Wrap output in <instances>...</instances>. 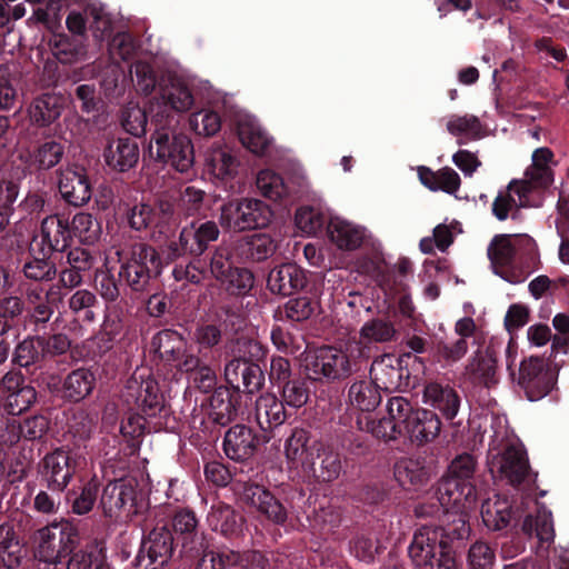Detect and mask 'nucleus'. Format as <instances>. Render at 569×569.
<instances>
[{
    "instance_id": "obj_33",
    "label": "nucleus",
    "mask_w": 569,
    "mask_h": 569,
    "mask_svg": "<svg viewBox=\"0 0 569 569\" xmlns=\"http://www.w3.org/2000/svg\"><path fill=\"white\" fill-rule=\"evenodd\" d=\"M96 386L94 373L87 368L72 370L63 380V398L79 402L91 395Z\"/></svg>"
},
{
    "instance_id": "obj_43",
    "label": "nucleus",
    "mask_w": 569,
    "mask_h": 569,
    "mask_svg": "<svg viewBox=\"0 0 569 569\" xmlns=\"http://www.w3.org/2000/svg\"><path fill=\"white\" fill-rule=\"evenodd\" d=\"M22 546L16 535L12 523L0 525V566L16 568L22 559Z\"/></svg>"
},
{
    "instance_id": "obj_16",
    "label": "nucleus",
    "mask_w": 569,
    "mask_h": 569,
    "mask_svg": "<svg viewBox=\"0 0 569 569\" xmlns=\"http://www.w3.org/2000/svg\"><path fill=\"white\" fill-rule=\"evenodd\" d=\"M241 499L277 525L284 523L288 518L283 505L262 486L244 483L241 490Z\"/></svg>"
},
{
    "instance_id": "obj_24",
    "label": "nucleus",
    "mask_w": 569,
    "mask_h": 569,
    "mask_svg": "<svg viewBox=\"0 0 569 569\" xmlns=\"http://www.w3.org/2000/svg\"><path fill=\"white\" fill-rule=\"evenodd\" d=\"M71 237L69 222L59 216H49L41 223V238L46 246L42 248L43 256L52 251H63Z\"/></svg>"
},
{
    "instance_id": "obj_39",
    "label": "nucleus",
    "mask_w": 569,
    "mask_h": 569,
    "mask_svg": "<svg viewBox=\"0 0 569 569\" xmlns=\"http://www.w3.org/2000/svg\"><path fill=\"white\" fill-rule=\"evenodd\" d=\"M483 523L492 530L505 528L511 519V506L506 497L495 495L481 506Z\"/></svg>"
},
{
    "instance_id": "obj_41",
    "label": "nucleus",
    "mask_w": 569,
    "mask_h": 569,
    "mask_svg": "<svg viewBox=\"0 0 569 569\" xmlns=\"http://www.w3.org/2000/svg\"><path fill=\"white\" fill-rule=\"evenodd\" d=\"M380 389L371 380H359L349 388V402L362 412L373 411L381 402Z\"/></svg>"
},
{
    "instance_id": "obj_60",
    "label": "nucleus",
    "mask_w": 569,
    "mask_h": 569,
    "mask_svg": "<svg viewBox=\"0 0 569 569\" xmlns=\"http://www.w3.org/2000/svg\"><path fill=\"white\" fill-rule=\"evenodd\" d=\"M189 124L192 131L199 136H214L221 128L220 116L208 109L193 112L190 116Z\"/></svg>"
},
{
    "instance_id": "obj_54",
    "label": "nucleus",
    "mask_w": 569,
    "mask_h": 569,
    "mask_svg": "<svg viewBox=\"0 0 569 569\" xmlns=\"http://www.w3.org/2000/svg\"><path fill=\"white\" fill-rule=\"evenodd\" d=\"M357 423L359 429L383 440H395L399 436L405 435L388 415L377 421L370 420L368 417H365V419L359 418Z\"/></svg>"
},
{
    "instance_id": "obj_57",
    "label": "nucleus",
    "mask_w": 569,
    "mask_h": 569,
    "mask_svg": "<svg viewBox=\"0 0 569 569\" xmlns=\"http://www.w3.org/2000/svg\"><path fill=\"white\" fill-rule=\"evenodd\" d=\"M219 282L230 295L244 296L253 287L254 278L248 269L234 267Z\"/></svg>"
},
{
    "instance_id": "obj_59",
    "label": "nucleus",
    "mask_w": 569,
    "mask_h": 569,
    "mask_svg": "<svg viewBox=\"0 0 569 569\" xmlns=\"http://www.w3.org/2000/svg\"><path fill=\"white\" fill-rule=\"evenodd\" d=\"M496 562V551L486 541L477 540L468 549L467 563L470 569H491Z\"/></svg>"
},
{
    "instance_id": "obj_3",
    "label": "nucleus",
    "mask_w": 569,
    "mask_h": 569,
    "mask_svg": "<svg viewBox=\"0 0 569 569\" xmlns=\"http://www.w3.org/2000/svg\"><path fill=\"white\" fill-rule=\"evenodd\" d=\"M157 127L150 140L151 154L181 173L188 172L194 162L190 138L183 133L168 130L163 126Z\"/></svg>"
},
{
    "instance_id": "obj_62",
    "label": "nucleus",
    "mask_w": 569,
    "mask_h": 569,
    "mask_svg": "<svg viewBox=\"0 0 569 569\" xmlns=\"http://www.w3.org/2000/svg\"><path fill=\"white\" fill-rule=\"evenodd\" d=\"M204 191L194 186H187L180 193L178 212L188 218L200 211L204 201Z\"/></svg>"
},
{
    "instance_id": "obj_11",
    "label": "nucleus",
    "mask_w": 569,
    "mask_h": 569,
    "mask_svg": "<svg viewBox=\"0 0 569 569\" xmlns=\"http://www.w3.org/2000/svg\"><path fill=\"white\" fill-rule=\"evenodd\" d=\"M219 234L220 230L214 221L193 220L181 229L179 242L169 246L170 258H177L182 253L199 257L219 238Z\"/></svg>"
},
{
    "instance_id": "obj_5",
    "label": "nucleus",
    "mask_w": 569,
    "mask_h": 569,
    "mask_svg": "<svg viewBox=\"0 0 569 569\" xmlns=\"http://www.w3.org/2000/svg\"><path fill=\"white\" fill-rule=\"evenodd\" d=\"M78 543L77 529L68 521L53 522L36 533V556L44 562L54 563L70 553Z\"/></svg>"
},
{
    "instance_id": "obj_12",
    "label": "nucleus",
    "mask_w": 569,
    "mask_h": 569,
    "mask_svg": "<svg viewBox=\"0 0 569 569\" xmlns=\"http://www.w3.org/2000/svg\"><path fill=\"white\" fill-rule=\"evenodd\" d=\"M100 505L108 517L137 513L136 481L133 479H119L109 482L103 488Z\"/></svg>"
},
{
    "instance_id": "obj_28",
    "label": "nucleus",
    "mask_w": 569,
    "mask_h": 569,
    "mask_svg": "<svg viewBox=\"0 0 569 569\" xmlns=\"http://www.w3.org/2000/svg\"><path fill=\"white\" fill-rule=\"evenodd\" d=\"M396 336V329L390 321L373 319L367 321L360 329L359 341L355 345L357 357H368V345L391 341Z\"/></svg>"
},
{
    "instance_id": "obj_63",
    "label": "nucleus",
    "mask_w": 569,
    "mask_h": 569,
    "mask_svg": "<svg viewBox=\"0 0 569 569\" xmlns=\"http://www.w3.org/2000/svg\"><path fill=\"white\" fill-rule=\"evenodd\" d=\"M97 426V416L79 410L73 413L69 425V432L79 441L88 440Z\"/></svg>"
},
{
    "instance_id": "obj_56",
    "label": "nucleus",
    "mask_w": 569,
    "mask_h": 569,
    "mask_svg": "<svg viewBox=\"0 0 569 569\" xmlns=\"http://www.w3.org/2000/svg\"><path fill=\"white\" fill-rule=\"evenodd\" d=\"M148 417L139 413H128L121 421L120 432L128 440H138L146 431L159 430L160 423H152Z\"/></svg>"
},
{
    "instance_id": "obj_29",
    "label": "nucleus",
    "mask_w": 569,
    "mask_h": 569,
    "mask_svg": "<svg viewBox=\"0 0 569 569\" xmlns=\"http://www.w3.org/2000/svg\"><path fill=\"white\" fill-rule=\"evenodd\" d=\"M420 182L431 191H443L455 194L461 184L460 176L450 167H443L437 171L428 167H418Z\"/></svg>"
},
{
    "instance_id": "obj_52",
    "label": "nucleus",
    "mask_w": 569,
    "mask_h": 569,
    "mask_svg": "<svg viewBox=\"0 0 569 569\" xmlns=\"http://www.w3.org/2000/svg\"><path fill=\"white\" fill-rule=\"evenodd\" d=\"M27 476V466L19 458L10 459L8 451L0 445V485L22 481Z\"/></svg>"
},
{
    "instance_id": "obj_15",
    "label": "nucleus",
    "mask_w": 569,
    "mask_h": 569,
    "mask_svg": "<svg viewBox=\"0 0 569 569\" xmlns=\"http://www.w3.org/2000/svg\"><path fill=\"white\" fill-rule=\"evenodd\" d=\"M184 553L194 558V569H226L239 561L234 551H217L209 547L206 536H197L193 543H184Z\"/></svg>"
},
{
    "instance_id": "obj_53",
    "label": "nucleus",
    "mask_w": 569,
    "mask_h": 569,
    "mask_svg": "<svg viewBox=\"0 0 569 569\" xmlns=\"http://www.w3.org/2000/svg\"><path fill=\"white\" fill-rule=\"evenodd\" d=\"M243 214V199H234L221 206L219 222L226 230L246 231Z\"/></svg>"
},
{
    "instance_id": "obj_31",
    "label": "nucleus",
    "mask_w": 569,
    "mask_h": 569,
    "mask_svg": "<svg viewBox=\"0 0 569 569\" xmlns=\"http://www.w3.org/2000/svg\"><path fill=\"white\" fill-rule=\"evenodd\" d=\"M393 475L397 482L405 490H418L423 487L429 479L428 472L418 459L400 458L393 467Z\"/></svg>"
},
{
    "instance_id": "obj_49",
    "label": "nucleus",
    "mask_w": 569,
    "mask_h": 569,
    "mask_svg": "<svg viewBox=\"0 0 569 569\" xmlns=\"http://www.w3.org/2000/svg\"><path fill=\"white\" fill-rule=\"evenodd\" d=\"M243 212L246 230L267 228L273 218L271 207L254 198H243Z\"/></svg>"
},
{
    "instance_id": "obj_45",
    "label": "nucleus",
    "mask_w": 569,
    "mask_h": 569,
    "mask_svg": "<svg viewBox=\"0 0 569 569\" xmlns=\"http://www.w3.org/2000/svg\"><path fill=\"white\" fill-rule=\"evenodd\" d=\"M210 416L219 425H227L236 419L238 406L234 395L226 388L216 389L209 399Z\"/></svg>"
},
{
    "instance_id": "obj_4",
    "label": "nucleus",
    "mask_w": 569,
    "mask_h": 569,
    "mask_svg": "<svg viewBox=\"0 0 569 569\" xmlns=\"http://www.w3.org/2000/svg\"><path fill=\"white\" fill-rule=\"evenodd\" d=\"M162 263L158 251L147 243H136L130 258L121 264L119 276L133 291H143L151 277L161 272Z\"/></svg>"
},
{
    "instance_id": "obj_25",
    "label": "nucleus",
    "mask_w": 569,
    "mask_h": 569,
    "mask_svg": "<svg viewBox=\"0 0 569 569\" xmlns=\"http://www.w3.org/2000/svg\"><path fill=\"white\" fill-rule=\"evenodd\" d=\"M440 430L441 421L433 411L417 409L405 435H407L412 442L425 445L433 441Z\"/></svg>"
},
{
    "instance_id": "obj_19",
    "label": "nucleus",
    "mask_w": 569,
    "mask_h": 569,
    "mask_svg": "<svg viewBox=\"0 0 569 569\" xmlns=\"http://www.w3.org/2000/svg\"><path fill=\"white\" fill-rule=\"evenodd\" d=\"M306 284L303 271L295 263H283L273 268L267 280V286L272 293L290 296Z\"/></svg>"
},
{
    "instance_id": "obj_55",
    "label": "nucleus",
    "mask_w": 569,
    "mask_h": 569,
    "mask_svg": "<svg viewBox=\"0 0 569 569\" xmlns=\"http://www.w3.org/2000/svg\"><path fill=\"white\" fill-rule=\"evenodd\" d=\"M387 415L392 419L397 427L405 433L416 415V410L410 401L401 396L392 397L387 402Z\"/></svg>"
},
{
    "instance_id": "obj_22",
    "label": "nucleus",
    "mask_w": 569,
    "mask_h": 569,
    "mask_svg": "<svg viewBox=\"0 0 569 569\" xmlns=\"http://www.w3.org/2000/svg\"><path fill=\"white\" fill-rule=\"evenodd\" d=\"M223 450L228 458L236 461L250 458L256 450V437L252 430L243 425L230 428L223 439Z\"/></svg>"
},
{
    "instance_id": "obj_47",
    "label": "nucleus",
    "mask_w": 569,
    "mask_h": 569,
    "mask_svg": "<svg viewBox=\"0 0 569 569\" xmlns=\"http://www.w3.org/2000/svg\"><path fill=\"white\" fill-rule=\"evenodd\" d=\"M207 168L213 177L227 179L237 172L238 161L227 148L214 147L207 156Z\"/></svg>"
},
{
    "instance_id": "obj_37",
    "label": "nucleus",
    "mask_w": 569,
    "mask_h": 569,
    "mask_svg": "<svg viewBox=\"0 0 569 569\" xmlns=\"http://www.w3.org/2000/svg\"><path fill=\"white\" fill-rule=\"evenodd\" d=\"M136 403L149 419L156 418L162 412L164 399L154 379L148 378L141 381L137 388Z\"/></svg>"
},
{
    "instance_id": "obj_58",
    "label": "nucleus",
    "mask_w": 569,
    "mask_h": 569,
    "mask_svg": "<svg viewBox=\"0 0 569 569\" xmlns=\"http://www.w3.org/2000/svg\"><path fill=\"white\" fill-rule=\"evenodd\" d=\"M297 228L307 236H316L325 226L326 218L323 213L312 207H301L295 216Z\"/></svg>"
},
{
    "instance_id": "obj_10",
    "label": "nucleus",
    "mask_w": 569,
    "mask_h": 569,
    "mask_svg": "<svg viewBox=\"0 0 569 569\" xmlns=\"http://www.w3.org/2000/svg\"><path fill=\"white\" fill-rule=\"evenodd\" d=\"M557 372L539 357L523 359L519 366L518 385L529 401L547 397L556 387Z\"/></svg>"
},
{
    "instance_id": "obj_27",
    "label": "nucleus",
    "mask_w": 569,
    "mask_h": 569,
    "mask_svg": "<svg viewBox=\"0 0 569 569\" xmlns=\"http://www.w3.org/2000/svg\"><path fill=\"white\" fill-rule=\"evenodd\" d=\"M254 418L261 430H271L286 421L283 402L272 393H263L256 401Z\"/></svg>"
},
{
    "instance_id": "obj_7",
    "label": "nucleus",
    "mask_w": 569,
    "mask_h": 569,
    "mask_svg": "<svg viewBox=\"0 0 569 569\" xmlns=\"http://www.w3.org/2000/svg\"><path fill=\"white\" fill-rule=\"evenodd\" d=\"M86 466L87 459L80 450L58 448L44 456L42 473L49 488L63 491L74 473Z\"/></svg>"
},
{
    "instance_id": "obj_35",
    "label": "nucleus",
    "mask_w": 569,
    "mask_h": 569,
    "mask_svg": "<svg viewBox=\"0 0 569 569\" xmlns=\"http://www.w3.org/2000/svg\"><path fill=\"white\" fill-rule=\"evenodd\" d=\"M257 187L262 196L273 201L292 199L298 193L291 182H286L281 176L269 169L258 173Z\"/></svg>"
},
{
    "instance_id": "obj_6",
    "label": "nucleus",
    "mask_w": 569,
    "mask_h": 569,
    "mask_svg": "<svg viewBox=\"0 0 569 569\" xmlns=\"http://www.w3.org/2000/svg\"><path fill=\"white\" fill-rule=\"evenodd\" d=\"M489 470L511 486L535 483L537 475L531 471L529 459L521 445H509L501 452L490 453Z\"/></svg>"
},
{
    "instance_id": "obj_34",
    "label": "nucleus",
    "mask_w": 569,
    "mask_h": 569,
    "mask_svg": "<svg viewBox=\"0 0 569 569\" xmlns=\"http://www.w3.org/2000/svg\"><path fill=\"white\" fill-rule=\"evenodd\" d=\"M330 240L340 249H357L365 237L363 230L341 218H332L328 223Z\"/></svg>"
},
{
    "instance_id": "obj_38",
    "label": "nucleus",
    "mask_w": 569,
    "mask_h": 569,
    "mask_svg": "<svg viewBox=\"0 0 569 569\" xmlns=\"http://www.w3.org/2000/svg\"><path fill=\"white\" fill-rule=\"evenodd\" d=\"M473 503L469 502L463 507L456 506V503L441 506L446 516L445 526H439L443 530V538L463 539L469 536L468 511L472 508Z\"/></svg>"
},
{
    "instance_id": "obj_36",
    "label": "nucleus",
    "mask_w": 569,
    "mask_h": 569,
    "mask_svg": "<svg viewBox=\"0 0 569 569\" xmlns=\"http://www.w3.org/2000/svg\"><path fill=\"white\" fill-rule=\"evenodd\" d=\"M425 402L439 409L448 419H453L459 409V397L450 387L432 382L423 390Z\"/></svg>"
},
{
    "instance_id": "obj_26",
    "label": "nucleus",
    "mask_w": 569,
    "mask_h": 569,
    "mask_svg": "<svg viewBox=\"0 0 569 569\" xmlns=\"http://www.w3.org/2000/svg\"><path fill=\"white\" fill-rule=\"evenodd\" d=\"M64 100L57 93H43L31 102L28 113L32 123L48 127L53 123L63 110Z\"/></svg>"
},
{
    "instance_id": "obj_44",
    "label": "nucleus",
    "mask_w": 569,
    "mask_h": 569,
    "mask_svg": "<svg viewBox=\"0 0 569 569\" xmlns=\"http://www.w3.org/2000/svg\"><path fill=\"white\" fill-rule=\"evenodd\" d=\"M518 238L510 234L495 236L488 246L487 253L496 273L500 268L508 267L512 263L516 254Z\"/></svg>"
},
{
    "instance_id": "obj_23",
    "label": "nucleus",
    "mask_w": 569,
    "mask_h": 569,
    "mask_svg": "<svg viewBox=\"0 0 569 569\" xmlns=\"http://www.w3.org/2000/svg\"><path fill=\"white\" fill-rule=\"evenodd\" d=\"M466 373L475 383L487 388L495 386L498 382L495 351L490 348H487L485 351H476L466 366Z\"/></svg>"
},
{
    "instance_id": "obj_42",
    "label": "nucleus",
    "mask_w": 569,
    "mask_h": 569,
    "mask_svg": "<svg viewBox=\"0 0 569 569\" xmlns=\"http://www.w3.org/2000/svg\"><path fill=\"white\" fill-rule=\"evenodd\" d=\"M152 348L159 357L172 363L181 359V355L186 351L187 342L180 333L173 330H163L152 338Z\"/></svg>"
},
{
    "instance_id": "obj_46",
    "label": "nucleus",
    "mask_w": 569,
    "mask_h": 569,
    "mask_svg": "<svg viewBox=\"0 0 569 569\" xmlns=\"http://www.w3.org/2000/svg\"><path fill=\"white\" fill-rule=\"evenodd\" d=\"M552 159L553 152L549 148L536 149L531 157V164L526 169L525 176L530 178L536 186L548 187L553 180L550 167Z\"/></svg>"
},
{
    "instance_id": "obj_30",
    "label": "nucleus",
    "mask_w": 569,
    "mask_h": 569,
    "mask_svg": "<svg viewBox=\"0 0 569 569\" xmlns=\"http://www.w3.org/2000/svg\"><path fill=\"white\" fill-rule=\"evenodd\" d=\"M237 370L242 375V390L248 393H253L263 386L264 377L260 367L256 363L233 359L226 365L224 378L227 382H236Z\"/></svg>"
},
{
    "instance_id": "obj_32",
    "label": "nucleus",
    "mask_w": 569,
    "mask_h": 569,
    "mask_svg": "<svg viewBox=\"0 0 569 569\" xmlns=\"http://www.w3.org/2000/svg\"><path fill=\"white\" fill-rule=\"evenodd\" d=\"M207 522L211 530L224 537H234L241 530L242 518L229 505L218 501L211 506Z\"/></svg>"
},
{
    "instance_id": "obj_1",
    "label": "nucleus",
    "mask_w": 569,
    "mask_h": 569,
    "mask_svg": "<svg viewBox=\"0 0 569 569\" xmlns=\"http://www.w3.org/2000/svg\"><path fill=\"white\" fill-rule=\"evenodd\" d=\"M409 558L417 569H460L456 552L443 539L438 526L423 525L412 536Z\"/></svg>"
},
{
    "instance_id": "obj_48",
    "label": "nucleus",
    "mask_w": 569,
    "mask_h": 569,
    "mask_svg": "<svg viewBox=\"0 0 569 569\" xmlns=\"http://www.w3.org/2000/svg\"><path fill=\"white\" fill-rule=\"evenodd\" d=\"M64 154V148L60 142L50 140L40 144L33 153L26 158L30 167L48 170L56 167Z\"/></svg>"
},
{
    "instance_id": "obj_17",
    "label": "nucleus",
    "mask_w": 569,
    "mask_h": 569,
    "mask_svg": "<svg viewBox=\"0 0 569 569\" xmlns=\"http://www.w3.org/2000/svg\"><path fill=\"white\" fill-rule=\"evenodd\" d=\"M58 188L61 197L71 206L81 207L91 199V186L82 168L68 167L61 170Z\"/></svg>"
},
{
    "instance_id": "obj_51",
    "label": "nucleus",
    "mask_w": 569,
    "mask_h": 569,
    "mask_svg": "<svg viewBox=\"0 0 569 569\" xmlns=\"http://www.w3.org/2000/svg\"><path fill=\"white\" fill-rule=\"evenodd\" d=\"M172 527L174 532L182 540V549L184 550V543H193L197 536H204V533L198 531V519L196 513L190 509L178 510L172 518Z\"/></svg>"
},
{
    "instance_id": "obj_64",
    "label": "nucleus",
    "mask_w": 569,
    "mask_h": 569,
    "mask_svg": "<svg viewBox=\"0 0 569 569\" xmlns=\"http://www.w3.org/2000/svg\"><path fill=\"white\" fill-rule=\"evenodd\" d=\"M148 123L146 111L137 104H129L122 112V127L132 136L144 133Z\"/></svg>"
},
{
    "instance_id": "obj_18",
    "label": "nucleus",
    "mask_w": 569,
    "mask_h": 569,
    "mask_svg": "<svg viewBox=\"0 0 569 569\" xmlns=\"http://www.w3.org/2000/svg\"><path fill=\"white\" fill-rule=\"evenodd\" d=\"M371 381L386 391H395L402 386L403 370L400 358L383 355L376 359L370 368Z\"/></svg>"
},
{
    "instance_id": "obj_61",
    "label": "nucleus",
    "mask_w": 569,
    "mask_h": 569,
    "mask_svg": "<svg viewBox=\"0 0 569 569\" xmlns=\"http://www.w3.org/2000/svg\"><path fill=\"white\" fill-rule=\"evenodd\" d=\"M42 347L43 338H26L17 346L13 361L20 367H28L39 359Z\"/></svg>"
},
{
    "instance_id": "obj_21",
    "label": "nucleus",
    "mask_w": 569,
    "mask_h": 569,
    "mask_svg": "<svg viewBox=\"0 0 569 569\" xmlns=\"http://www.w3.org/2000/svg\"><path fill=\"white\" fill-rule=\"evenodd\" d=\"M237 130L243 147L254 154H263L272 142L271 137L252 116H240L237 120Z\"/></svg>"
},
{
    "instance_id": "obj_50",
    "label": "nucleus",
    "mask_w": 569,
    "mask_h": 569,
    "mask_svg": "<svg viewBox=\"0 0 569 569\" xmlns=\"http://www.w3.org/2000/svg\"><path fill=\"white\" fill-rule=\"evenodd\" d=\"M69 227L71 234L84 244H93L100 239L101 224L91 213L78 212Z\"/></svg>"
},
{
    "instance_id": "obj_40",
    "label": "nucleus",
    "mask_w": 569,
    "mask_h": 569,
    "mask_svg": "<svg viewBox=\"0 0 569 569\" xmlns=\"http://www.w3.org/2000/svg\"><path fill=\"white\" fill-rule=\"evenodd\" d=\"M447 130L457 137L459 144L481 139L485 136L481 121L473 114L451 116L447 122Z\"/></svg>"
},
{
    "instance_id": "obj_14",
    "label": "nucleus",
    "mask_w": 569,
    "mask_h": 569,
    "mask_svg": "<svg viewBox=\"0 0 569 569\" xmlns=\"http://www.w3.org/2000/svg\"><path fill=\"white\" fill-rule=\"evenodd\" d=\"M319 445L311 441L309 431L302 428L292 430L284 442V456L290 468L312 470Z\"/></svg>"
},
{
    "instance_id": "obj_2",
    "label": "nucleus",
    "mask_w": 569,
    "mask_h": 569,
    "mask_svg": "<svg viewBox=\"0 0 569 569\" xmlns=\"http://www.w3.org/2000/svg\"><path fill=\"white\" fill-rule=\"evenodd\" d=\"M477 462L473 456L462 453L457 456L449 466V477L438 487V499L441 506H467L476 502V488L470 482Z\"/></svg>"
},
{
    "instance_id": "obj_9",
    "label": "nucleus",
    "mask_w": 569,
    "mask_h": 569,
    "mask_svg": "<svg viewBox=\"0 0 569 569\" xmlns=\"http://www.w3.org/2000/svg\"><path fill=\"white\" fill-rule=\"evenodd\" d=\"M193 104V96L188 84L179 78H170L160 87L159 97L150 103L151 120L156 126H164L172 112H187Z\"/></svg>"
},
{
    "instance_id": "obj_13",
    "label": "nucleus",
    "mask_w": 569,
    "mask_h": 569,
    "mask_svg": "<svg viewBox=\"0 0 569 569\" xmlns=\"http://www.w3.org/2000/svg\"><path fill=\"white\" fill-rule=\"evenodd\" d=\"M147 556L137 558L143 569H162L173 553V537L166 525L154 527L143 542Z\"/></svg>"
},
{
    "instance_id": "obj_20",
    "label": "nucleus",
    "mask_w": 569,
    "mask_h": 569,
    "mask_svg": "<svg viewBox=\"0 0 569 569\" xmlns=\"http://www.w3.org/2000/svg\"><path fill=\"white\" fill-rule=\"evenodd\" d=\"M104 161L113 170L124 172L139 160L138 143L130 138H119L109 142L103 152Z\"/></svg>"
},
{
    "instance_id": "obj_8",
    "label": "nucleus",
    "mask_w": 569,
    "mask_h": 569,
    "mask_svg": "<svg viewBox=\"0 0 569 569\" xmlns=\"http://www.w3.org/2000/svg\"><path fill=\"white\" fill-rule=\"evenodd\" d=\"M357 357V351L350 345V355L335 347L318 349L306 359V370L313 380L340 379L351 373V363Z\"/></svg>"
}]
</instances>
